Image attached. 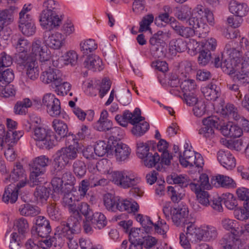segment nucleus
I'll return each instance as SVG.
<instances>
[{"label":"nucleus","mask_w":249,"mask_h":249,"mask_svg":"<svg viewBox=\"0 0 249 249\" xmlns=\"http://www.w3.org/2000/svg\"><path fill=\"white\" fill-rule=\"evenodd\" d=\"M248 45L247 38L242 37L238 46L233 41L227 43L220 57L214 59V66L220 67L229 75L235 74L234 79L240 83H249V51L242 55V48Z\"/></svg>","instance_id":"f257e3e1"},{"label":"nucleus","mask_w":249,"mask_h":249,"mask_svg":"<svg viewBox=\"0 0 249 249\" xmlns=\"http://www.w3.org/2000/svg\"><path fill=\"white\" fill-rule=\"evenodd\" d=\"M64 138L69 146L58 150L53 156L52 172L56 175L78 156L77 149L72 145L76 142L75 135L68 132Z\"/></svg>","instance_id":"f03ea898"},{"label":"nucleus","mask_w":249,"mask_h":249,"mask_svg":"<svg viewBox=\"0 0 249 249\" xmlns=\"http://www.w3.org/2000/svg\"><path fill=\"white\" fill-rule=\"evenodd\" d=\"M47 51V48L42 46L41 40L35 39L32 44L30 56H27L36 60L38 59L41 63L42 67L45 69L51 62L53 67H59L60 58L57 56H53L50 59L51 55Z\"/></svg>","instance_id":"7ed1b4c3"},{"label":"nucleus","mask_w":249,"mask_h":249,"mask_svg":"<svg viewBox=\"0 0 249 249\" xmlns=\"http://www.w3.org/2000/svg\"><path fill=\"white\" fill-rule=\"evenodd\" d=\"M60 195L63 196L62 205L68 209L71 214L67 222H69V224L74 226V228L77 231L79 229V222H81L82 217L77 211V209H76L75 197L71 192V191L68 190V189Z\"/></svg>","instance_id":"20e7f679"},{"label":"nucleus","mask_w":249,"mask_h":249,"mask_svg":"<svg viewBox=\"0 0 249 249\" xmlns=\"http://www.w3.org/2000/svg\"><path fill=\"white\" fill-rule=\"evenodd\" d=\"M18 64L25 69L26 75L21 77L23 83H28L30 80H36L39 75V70L36 60L29 57L27 54H19L17 58Z\"/></svg>","instance_id":"39448f33"},{"label":"nucleus","mask_w":249,"mask_h":249,"mask_svg":"<svg viewBox=\"0 0 249 249\" xmlns=\"http://www.w3.org/2000/svg\"><path fill=\"white\" fill-rule=\"evenodd\" d=\"M111 180L118 186L128 188L138 183L140 178L132 171H115L111 173Z\"/></svg>","instance_id":"423d86ee"},{"label":"nucleus","mask_w":249,"mask_h":249,"mask_svg":"<svg viewBox=\"0 0 249 249\" xmlns=\"http://www.w3.org/2000/svg\"><path fill=\"white\" fill-rule=\"evenodd\" d=\"M51 134V132L49 129L41 126L36 127L34 128L33 138L36 142V145L40 148H50L53 145Z\"/></svg>","instance_id":"0eeeda50"},{"label":"nucleus","mask_w":249,"mask_h":249,"mask_svg":"<svg viewBox=\"0 0 249 249\" xmlns=\"http://www.w3.org/2000/svg\"><path fill=\"white\" fill-rule=\"evenodd\" d=\"M23 133L22 131L13 130L5 132L4 126L0 125V146H14Z\"/></svg>","instance_id":"6e6552de"},{"label":"nucleus","mask_w":249,"mask_h":249,"mask_svg":"<svg viewBox=\"0 0 249 249\" xmlns=\"http://www.w3.org/2000/svg\"><path fill=\"white\" fill-rule=\"evenodd\" d=\"M40 78L44 83L50 84L53 88L58 87L64 80V76L60 70L50 66L42 72Z\"/></svg>","instance_id":"1a4fd4ad"},{"label":"nucleus","mask_w":249,"mask_h":249,"mask_svg":"<svg viewBox=\"0 0 249 249\" xmlns=\"http://www.w3.org/2000/svg\"><path fill=\"white\" fill-rule=\"evenodd\" d=\"M219 243L223 249H249V244L233 233L224 235L220 240Z\"/></svg>","instance_id":"9d476101"},{"label":"nucleus","mask_w":249,"mask_h":249,"mask_svg":"<svg viewBox=\"0 0 249 249\" xmlns=\"http://www.w3.org/2000/svg\"><path fill=\"white\" fill-rule=\"evenodd\" d=\"M40 25L48 30H53L60 25L62 19L57 13H51L47 11H42L40 15Z\"/></svg>","instance_id":"9b49d317"},{"label":"nucleus","mask_w":249,"mask_h":249,"mask_svg":"<svg viewBox=\"0 0 249 249\" xmlns=\"http://www.w3.org/2000/svg\"><path fill=\"white\" fill-rule=\"evenodd\" d=\"M42 105L46 107L47 111L51 116L57 117L60 115V102L54 94H45L42 98Z\"/></svg>","instance_id":"f8f14e48"},{"label":"nucleus","mask_w":249,"mask_h":249,"mask_svg":"<svg viewBox=\"0 0 249 249\" xmlns=\"http://www.w3.org/2000/svg\"><path fill=\"white\" fill-rule=\"evenodd\" d=\"M203 126L199 130V134L206 138L211 139L214 135V128L218 129L219 119L216 116H210L202 121Z\"/></svg>","instance_id":"ddd939ff"},{"label":"nucleus","mask_w":249,"mask_h":249,"mask_svg":"<svg viewBox=\"0 0 249 249\" xmlns=\"http://www.w3.org/2000/svg\"><path fill=\"white\" fill-rule=\"evenodd\" d=\"M60 230V234L66 237L68 240L67 244L69 249H76L78 247L76 241L73 239L72 235L73 234L78 233L81 230V224L79 222V229L76 231L74 226L69 224V222H63L59 227Z\"/></svg>","instance_id":"4468645a"},{"label":"nucleus","mask_w":249,"mask_h":249,"mask_svg":"<svg viewBox=\"0 0 249 249\" xmlns=\"http://www.w3.org/2000/svg\"><path fill=\"white\" fill-rule=\"evenodd\" d=\"M5 179L6 182L8 181V180L11 182L18 181L16 185L18 189H20L26 185L27 182V175L20 163H16L12 172L9 176V178H6Z\"/></svg>","instance_id":"2eb2a0df"},{"label":"nucleus","mask_w":249,"mask_h":249,"mask_svg":"<svg viewBox=\"0 0 249 249\" xmlns=\"http://www.w3.org/2000/svg\"><path fill=\"white\" fill-rule=\"evenodd\" d=\"M166 36V32L158 31L150 38L149 42L152 46V49L157 52L155 55L158 57H166L165 49L162 46V44L164 43V39Z\"/></svg>","instance_id":"dca6fc26"},{"label":"nucleus","mask_w":249,"mask_h":249,"mask_svg":"<svg viewBox=\"0 0 249 249\" xmlns=\"http://www.w3.org/2000/svg\"><path fill=\"white\" fill-rule=\"evenodd\" d=\"M110 148L111 150V154H114L118 161H124L127 160L131 153V149L126 144L122 142H118L117 141L112 142Z\"/></svg>","instance_id":"f3484780"},{"label":"nucleus","mask_w":249,"mask_h":249,"mask_svg":"<svg viewBox=\"0 0 249 249\" xmlns=\"http://www.w3.org/2000/svg\"><path fill=\"white\" fill-rule=\"evenodd\" d=\"M65 38L61 33L56 32L50 34L45 33L44 36V41L47 46L53 49H60L64 43Z\"/></svg>","instance_id":"a211bd4d"},{"label":"nucleus","mask_w":249,"mask_h":249,"mask_svg":"<svg viewBox=\"0 0 249 249\" xmlns=\"http://www.w3.org/2000/svg\"><path fill=\"white\" fill-rule=\"evenodd\" d=\"M217 158L221 165L228 170H231L235 167V159L228 150H219L217 154Z\"/></svg>","instance_id":"6ab92c4d"},{"label":"nucleus","mask_w":249,"mask_h":249,"mask_svg":"<svg viewBox=\"0 0 249 249\" xmlns=\"http://www.w3.org/2000/svg\"><path fill=\"white\" fill-rule=\"evenodd\" d=\"M188 213L187 208L185 207L173 208L171 219L174 224L178 227L187 224L186 218Z\"/></svg>","instance_id":"aec40b11"},{"label":"nucleus","mask_w":249,"mask_h":249,"mask_svg":"<svg viewBox=\"0 0 249 249\" xmlns=\"http://www.w3.org/2000/svg\"><path fill=\"white\" fill-rule=\"evenodd\" d=\"M192 15L198 18L201 20H205V19L211 25H213L214 23V17L212 12L202 5H197L192 11Z\"/></svg>","instance_id":"412c9836"},{"label":"nucleus","mask_w":249,"mask_h":249,"mask_svg":"<svg viewBox=\"0 0 249 249\" xmlns=\"http://www.w3.org/2000/svg\"><path fill=\"white\" fill-rule=\"evenodd\" d=\"M59 227V226L57 227L59 233H55L53 237L50 238L49 239L46 238L40 241V245L42 248L45 249L52 246H53L56 249L61 248L65 239H63V236L60 234V230Z\"/></svg>","instance_id":"4be33fe9"},{"label":"nucleus","mask_w":249,"mask_h":249,"mask_svg":"<svg viewBox=\"0 0 249 249\" xmlns=\"http://www.w3.org/2000/svg\"><path fill=\"white\" fill-rule=\"evenodd\" d=\"M205 98L207 100L215 101L220 95V89L216 84L211 83L201 89Z\"/></svg>","instance_id":"5701e85b"},{"label":"nucleus","mask_w":249,"mask_h":249,"mask_svg":"<svg viewBox=\"0 0 249 249\" xmlns=\"http://www.w3.org/2000/svg\"><path fill=\"white\" fill-rule=\"evenodd\" d=\"M221 133L225 136L230 138L240 137L243 133V129L237 125L229 123L220 127Z\"/></svg>","instance_id":"b1692460"},{"label":"nucleus","mask_w":249,"mask_h":249,"mask_svg":"<svg viewBox=\"0 0 249 249\" xmlns=\"http://www.w3.org/2000/svg\"><path fill=\"white\" fill-rule=\"evenodd\" d=\"M187 48L186 41L183 39L173 38L171 39L169 43V51L170 54L175 56L178 53L184 52Z\"/></svg>","instance_id":"393cba45"},{"label":"nucleus","mask_w":249,"mask_h":249,"mask_svg":"<svg viewBox=\"0 0 249 249\" xmlns=\"http://www.w3.org/2000/svg\"><path fill=\"white\" fill-rule=\"evenodd\" d=\"M189 188L195 193H197L202 189H210L211 185L209 183L208 175L206 174H201L197 182H191L189 184Z\"/></svg>","instance_id":"a878e982"},{"label":"nucleus","mask_w":249,"mask_h":249,"mask_svg":"<svg viewBox=\"0 0 249 249\" xmlns=\"http://www.w3.org/2000/svg\"><path fill=\"white\" fill-rule=\"evenodd\" d=\"M116 203V210L127 211L128 213H135L138 211L139 206L135 201L131 202L127 199L120 198L118 196V201Z\"/></svg>","instance_id":"bb28decb"},{"label":"nucleus","mask_w":249,"mask_h":249,"mask_svg":"<svg viewBox=\"0 0 249 249\" xmlns=\"http://www.w3.org/2000/svg\"><path fill=\"white\" fill-rule=\"evenodd\" d=\"M17 12V8L13 6L0 10V19L6 26H8L14 22L15 15Z\"/></svg>","instance_id":"cd10ccee"},{"label":"nucleus","mask_w":249,"mask_h":249,"mask_svg":"<svg viewBox=\"0 0 249 249\" xmlns=\"http://www.w3.org/2000/svg\"><path fill=\"white\" fill-rule=\"evenodd\" d=\"M20 189H18L17 186L10 184L5 189L3 196L2 201L6 203H15L18 197V191Z\"/></svg>","instance_id":"c85d7f7f"},{"label":"nucleus","mask_w":249,"mask_h":249,"mask_svg":"<svg viewBox=\"0 0 249 249\" xmlns=\"http://www.w3.org/2000/svg\"><path fill=\"white\" fill-rule=\"evenodd\" d=\"M85 68L93 71H100L102 69V61L96 55H89L84 62Z\"/></svg>","instance_id":"c756f323"},{"label":"nucleus","mask_w":249,"mask_h":249,"mask_svg":"<svg viewBox=\"0 0 249 249\" xmlns=\"http://www.w3.org/2000/svg\"><path fill=\"white\" fill-rule=\"evenodd\" d=\"M216 183L221 187L226 188H233L236 185L231 178L222 175H218L215 177H213L212 178L211 184L213 185L216 186Z\"/></svg>","instance_id":"7c9ffc66"},{"label":"nucleus","mask_w":249,"mask_h":249,"mask_svg":"<svg viewBox=\"0 0 249 249\" xmlns=\"http://www.w3.org/2000/svg\"><path fill=\"white\" fill-rule=\"evenodd\" d=\"M196 154V153L192 150H185L182 155L180 153H178L177 156L182 166L184 167L193 166Z\"/></svg>","instance_id":"2f4dec72"},{"label":"nucleus","mask_w":249,"mask_h":249,"mask_svg":"<svg viewBox=\"0 0 249 249\" xmlns=\"http://www.w3.org/2000/svg\"><path fill=\"white\" fill-rule=\"evenodd\" d=\"M202 226L200 228H197L193 223L187 226L186 234L188 239L192 242H197L202 240L201 233Z\"/></svg>","instance_id":"473e14b6"},{"label":"nucleus","mask_w":249,"mask_h":249,"mask_svg":"<svg viewBox=\"0 0 249 249\" xmlns=\"http://www.w3.org/2000/svg\"><path fill=\"white\" fill-rule=\"evenodd\" d=\"M229 10L235 15L244 17L248 12V7L245 3H240L235 0H232L229 4Z\"/></svg>","instance_id":"72a5a7b5"},{"label":"nucleus","mask_w":249,"mask_h":249,"mask_svg":"<svg viewBox=\"0 0 249 249\" xmlns=\"http://www.w3.org/2000/svg\"><path fill=\"white\" fill-rule=\"evenodd\" d=\"M65 167L62 170L60 173L58 175H54L52 172V174L55 176H59L62 174V180L66 186L69 191H71L73 188V185L75 183V179L72 173L69 170H64ZM52 170V169H51ZM52 172V171H51Z\"/></svg>","instance_id":"f704fd0d"},{"label":"nucleus","mask_w":249,"mask_h":249,"mask_svg":"<svg viewBox=\"0 0 249 249\" xmlns=\"http://www.w3.org/2000/svg\"><path fill=\"white\" fill-rule=\"evenodd\" d=\"M187 22L188 23L190 26L192 27V28L196 32H199V34H200V33H206L205 30L207 28V25L205 22V20H201L198 18H196V17L192 15L188 19Z\"/></svg>","instance_id":"c9c22d12"},{"label":"nucleus","mask_w":249,"mask_h":249,"mask_svg":"<svg viewBox=\"0 0 249 249\" xmlns=\"http://www.w3.org/2000/svg\"><path fill=\"white\" fill-rule=\"evenodd\" d=\"M202 240L210 241L215 240L218 234L216 229L211 225L202 226L201 230Z\"/></svg>","instance_id":"e433bc0d"},{"label":"nucleus","mask_w":249,"mask_h":249,"mask_svg":"<svg viewBox=\"0 0 249 249\" xmlns=\"http://www.w3.org/2000/svg\"><path fill=\"white\" fill-rule=\"evenodd\" d=\"M91 221V224L95 228L101 229L104 228L107 224L105 216L100 212H96L89 217Z\"/></svg>","instance_id":"4c0bfd02"},{"label":"nucleus","mask_w":249,"mask_h":249,"mask_svg":"<svg viewBox=\"0 0 249 249\" xmlns=\"http://www.w3.org/2000/svg\"><path fill=\"white\" fill-rule=\"evenodd\" d=\"M18 211L21 215L25 216H36L40 213V210L37 207L29 203L20 205Z\"/></svg>","instance_id":"58836bf2"},{"label":"nucleus","mask_w":249,"mask_h":249,"mask_svg":"<svg viewBox=\"0 0 249 249\" xmlns=\"http://www.w3.org/2000/svg\"><path fill=\"white\" fill-rule=\"evenodd\" d=\"M168 194L171 200L174 203H178L184 196V191L178 186H168L167 188Z\"/></svg>","instance_id":"ea45409f"},{"label":"nucleus","mask_w":249,"mask_h":249,"mask_svg":"<svg viewBox=\"0 0 249 249\" xmlns=\"http://www.w3.org/2000/svg\"><path fill=\"white\" fill-rule=\"evenodd\" d=\"M14 225L18 231V234L22 239H24L29 231L27 220L24 218H20L15 221Z\"/></svg>","instance_id":"a19ab883"},{"label":"nucleus","mask_w":249,"mask_h":249,"mask_svg":"<svg viewBox=\"0 0 249 249\" xmlns=\"http://www.w3.org/2000/svg\"><path fill=\"white\" fill-rule=\"evenodd\" d=\"M52 126L55 133L61 138H64L69 131L67 124L59 119H54L52 122Z\"/></svg>","instance_id":"79ce46f5"},{"label":"nucleus","mask_w":249,"mask_h":249,"mask_svg":"<svg viewBox=\"0 0 249 249\" xmlns=\"http://www.w3.org/2000/svg\"><path fill=\"white\" fill-rule=\"evenodd\" d=\"M221 113L222 115L236 121H238L240 119V116L238 113L237 108L232 104H227L223 107Z\"/></svg>","instance_id":"37998d69"},{"label":"nucleus","mask_w":249,"mask_h":249,"mask_svg":"<svg viewBox=\"0 0 249 249\" xmlns=\"http://www.w3.org/2000/svg\"><path fill=\"white\" fill-rule=\"evenodd\" d=\"M50 160L48 157L41 155L34 159L32 164V168H36L46 172V167L49 165Z\"/></svg>","instance_id":"c03bdc74"},{"label":"nucleus","mask_w":249,"mask_h":249,"mask_svg":"<svg viewBox=\"0 0 249 249\" xmlns=\"http://www.w3.org/2000/svg\"><path fill=\"white\" fill-rule=\"evenodd\" d=\"M50 188L44 186H39L36 189L34 196L37 201L43 203L48 199L50 194Z\"/></svg>","instance_id":"a18cd8bd"},{"label":"nucleus","mask_w":249,"mask_h":249,"mask_svg":"<svg viewBox=\"0 0 249 249\" xmlns=\"http://www.w3.org/2000/svg\"><path fill=\"white\" fill-rule=\"evenodd\" d=\"M111 143H106L105 141H100L97 142L94 148V153L99 157H102L106 153L111 154V150L110 148Z\"/></svg>","instance_id":"49530a36"},{"label":"nucleus","mask_w":249,"mask_h":249,"mask_svg":"<svg viewBox=\"0 0 249 249\" xmlns=\"http://www.w3.org/2000/svg\"><path fill=\"white\" fill-rule=\"evenodd\" d=\"M141 111L139 108H136L133 112L131 113L128 110L124 111V116L127 119L129 122L135 125L136 124L144 120V118L141 116Z\"/></svg>","instance_id":"de8ad7c7"},{"label":"nucleus","mask_w":249,"mask_h":249,"mask_svg":"<svg viewBox=\"0 0 249 249\" xmlns=\"http://www.w3.org/2000/svg\"><path fill=\"white\" fill-rule=\"evenodd\" d=\"M81 51L85 54L92 52L97 48V44L94 40L89 39L83 40L80 44Z\"/></svg>","instance_id":"09e8293b"},{"label":"nucleus","mask_w":249,"mask_h":249,"mask_svg":"<svg viewBox=\"0 0 249 249\" xmlns=\"http://www.w3.org/2000/svg\"><path fill=\"white\" fill-rule=\"evenodd\" d=\"M191 16L192 9L187 5H183L179 8H177L175 13V16L181 21H187Z\"/></svg>","instance_id":"8fccbe9b"},{"label":"nucleus","mask_w":249,"mask_h":249,"mask_svg":"<svg viewBox=\"0 0 249 249\" xmlns=\"http://www.w3.org/2000/svg\"><path fill=\"white\" fill-rule=\"evenodd\" d=\"M72 170L75 176L79 178H83L87 172L85 163L80 160H76L74 161L72 164Z\"/></svg>","instance_id":"3c124183"},{"label":"nucleus","mask_w":249,"mask_h":249,"mask_svg":"<svg viewBox=\"0 0 249 249\" xmlns=\"http://www.w3.org/2000/svg\"><path fill=\"white\" fill-rule=\"evenodd\" d=\"M117 200L118 201V196H113L110 194H106L104 197V205L108 211L115 212Z\"/></svg>","instance_id":"603ef678"},{"label":"nucleus","mask_w":249,"mask_h":249,"mask_svg":"<svg viewBox=\"0 0 249 249\" xmlns=\"http://www.w3.org/2000/svg\"><path fill=\"white\" fill-rule=\"evenodd\" d=\"M222 200L226 207L230 210H234L238 205L237 201L232 194L225 193L222 195Z\"/></svg>","instance_id":"864d4df0"},{"label":"nucleus","mask_w":249,"mask_h":249,"mask_svg":"<svg viewBox=\"0 0 249 249\" xmlns=\"http://www.w3.org/2000/svg\"><path fill=\"white\" fill-rule=\"evenodd\" d=\"M45 172L36 168H32V171L30 175V185L34 186L42 182L41 176Z\"/></svg>","instance_id":"5fc2aeb1"},{"label":"nucleus","mask_w":249,"mask_h":249,"mask_svg":"<svg viewBox=\"0 0 249 249\" xmlns=\"http://www.w3.org/2000/svg\"><path fill=\"white\" fill-rule=\"evenodd\" d=\"M52 185L54 192L58 194H62L68 188L65 186V184L62 180V178L59 176L54 177L52 180Z\"/></svg>","instance_id":"6e6d98bb"},{"label":"nucleus","mask_w":249,"mask_h":249,"mask_svg":"<svg viewBox=\"0 0 249 249\" xmlns=\"http://www.w3.org/2000/svg\"><path fill=\"white\" fill-rule=\"evenodd\" d=\"M132 133L137 136L143 135L149 128V124L146 122H141L134 125Z\"/></svg>","instance_id":"4d7b16f0"},{"label":"nucleus","mask_w":249,"mask_h":249,"mask_svg":"<svg viewBox=\"0 0 249 249\" xmlns=\"http://www.w3.org/2000/svg\"><path fill=\"white\" fill-rule=\"evenodd\" d=\"M22 25H19V28L23 34L26 36L33 35L36 32V27L34 22H30L25 24L23 19L21 20Z\"/></svg>","instance_id":"13d9d810"},{"label":"nucleus","mask_w":249,"mask_h":249,"mask_svg":"<svg viewBox=\"0 0 249 249\" xmlns=\"http://www.w3.org/2000/svg\"><path fill=\"white\" fill-rule=\"evenodd\" d=\"M142 159L144 165L150 168L154 166L160 161V156L157 152H155L154 154L150 153L147 156Z\"/></svg>","instance_id":"bf43d9fd"},{"label":"nucleus","mask_w":249,"mask_h":249,"mask_svg":"<svg viewBox=\"0 0 249 249\" xmlns=\"http://www.w3.org/2000/svg\"><path fill=\"white\" fill-rule=\"evenodd\" d=\"M194 106L193 111L196 117H200L206 113V106L203 100H199Z\"/></svg>","instance_id":"052dcab7"},{"label":"nucleus","mask_w":249,"mask_h":249,"mask_svg":"<svg viewBox=\"0 0 249 249\" xmlns=\"http://www.w3.org/2000/svg\"><path fill=\"white\" fill-rule=\"evenodd\" d=\"M195 193L196 195L197 200L199 203L205 207L210 205V195L208 192L201 190Z\"/></svg>","instance_id":"680f3d73"},{"label":"nucleus","mask_w":249,"mask_h":249,"mask_svg":"<svg viewBox=\"0 0 249 249\" xmlns=\"http://www.w3.org/2000/svg\"><path fill=\"white\" fill-rule=\"evenodd\" d=\"M15 46L17 51L22 54L24 53V52H26L28 50L30 45L27 39L21 37L18 38Z\"/></svg>","instance_id":"e2e57ef3"},{"label":"nucleus","mask_w":249,"mask_h":249,"mask_svg":"<svg viewBox=\"0 0 249 249\" xmlns=\"http://www.w3.org/2000/svg\"><path fill=\"white\" fill-rule=\"evenodd\" d=\"M22 239L17 232H15L12 233L10 239L9 248L10 249H20L22 245Z\"/></svg>","instance_id":"0e129e2a"},{"label":"nucleus","mask_w":249,"mask_h":249,"mask_svg":"<svg viewBox=\"0 0 249 249\" xmlns=\"http://www.w3.org/2000/svg\"><path fill=\"white\" fill-rule=\"evenodd\" d=\"M142 246L146 249H159L157 246V240L153 237L148 236L145 239L142 240Z\"/></svg>","instance_id":"69168bd1"},{"label":"nucleus","mask_w":249,"mask_h":249,"mask_svg":"<svg viewBox=\"0 0 249 249\" xmlns=\"http://www.w3.org/2000/svg\"><path fill=\"white\" fill-rule=\"evenodd\" d=\"M181 89L184 93H194L196 85L195 82L193 80H188L185 81L180 86Z\"/></svg>","instance_id":"338daca9"},{"label":"nucleus","mask_w":249,"mask_h":249,"mask_svg":"<svg viewBox=\"0 0 249 249\" xmlns=\"http://www.w3.org/2000/svg\"><path fill=\"white\" fill-rule=\"evenodd\" d=\"M149 148L146 143L143 142H139L137 143V155L141 159H144L151 152L149 151Z\"/></svg>","instance_id":"774afa93"}]
</instances>
